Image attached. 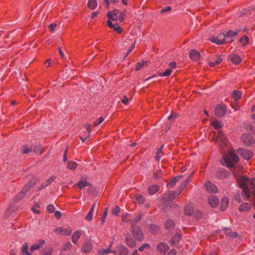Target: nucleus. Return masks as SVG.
Returning <instances> with one entry per match:
<instances>
[{"label": "nucleus", "instance_id": "nucleus-49", "mask_svg": "<svg viewBox=\"0 0 255 255\" xmlns=\"http://www.w3.org/2000/svg\"><path fill=\"white\" fill-rule=\"evenodd\" d=\"M212 125L216 129H219L222 127L221 123L218 121H213L212 123Z\"/></svg>", "mask_w": 255, "mask_h": 255}, {"label": "nucleus", "instance_id": "nucleus-39", "mask_svg": "<svg viewBox=\"0 0 255 255\" xmlns=\"http://www.w3.org/2000/svg\"><path fill=\"white\" fill-rule=\"evenodd\" d=\"M32 147L29 146L27 145H24L22 146L21 151L23 154H27L32 151Z\"/></svg>", "mask_w": 255, "mask_h": 255}, {"label": "nucleus", "instance_id": "nucleus-28", "mask_svg": "<svg viewBox=\"0 0 255 255\" xmlns=\"http://www.w3.org/2000/svg\"><path fill=\"white\" fill-rule=\"evenodd\" d=\"M164 147V145H162L160 146V147L158 148L157 149L156 153V156L155 157V158L156 160L159 161L162 155H163V153L162 152V148Z\"/></svg>", "mask_w": 255, "mask_h": 255}, {"label": "nucleus", "instance_id": "nucleus-62", "mask_svg": "<svg viewBox=\"0 0 255 255\" xmlns=\"http://www.w3.org/2000/svg\"><path fill=\"white\" fill-rule=\"evenodd\" d=\"M161 170H158L157 172L153 173V178L154 179H158L161 177Z\"/></svg>", "mask_w": 255, "mask_h": 255}, {"label": "nucleus", "instance_id": "nucleus-26", "mask_svg": "<svg viewBox=\"0 0 255 255\" xmlns=\"http://www.w3.org/2000/svg\"><path fill=\"white\" fill-rule=\"evenodd\" d=\"M25 193L22 190L17 193L13 198V201L14 202L16 203L20 201L25 195Z\"/></svg>", "mask_w": 255, "mask_h": 255}, {"label": "nucleus", "instance_id": "nucleus-42", "mask_svg": "<svg viewBox=\"0 0 255 255\" xmlns=\"http://www.w3.org/2000/svg\"><path fill=\"white\" fill-rule=\"evenodd\" d=\"M215 110L216 112H226L227 107L224 104H220L216 106Z\"/></svg>", "mask_w": 255, "mask_h": 255}, {"label": "nucleus", "instance_id": "nucleus-33", "mask_svg": "<svg viewBox=\"0 0 255 255\" xmlns=\"http://www.w3.org/2000/svg\"><path fill=\"white\" fill-rule=\"evenodd\" d=\"M112 246V244L110 245V247L107 249H102L101 250H99L98 251V254L97 255H106L107 254L110 253H114L115 252H113L111 249V247Z\"/></svg>", "mask_w": 255, "mask_h": 255}, {"label": "nucleus", "instance_id": "nucleus-8", "mask_svg": "<svg viewBox=\"0 0 255 255\" xmlns=\"http://www.w3.org/2000/svg\"><path fill=\"white\" fill-rule=\"evenodd\" d=\"M242 140L245 144L249 146L252 145L255 142L254 138L249 133H244L242 135Z\"/></svg>", "mask_w": 255, "mask_h": 255}, {"label": "nucleus", "instance_id": "nucleus-37", "mask_svg": "<svg viewBox=\"0 0 255 255\" xmlns=\"http://www.w3.org/2000/svg\"><path fill=\"white\" fill-rule=\"evenodd\" d=\"M142 218V214H139L135 219H134L133 220H129V221L130 222L131 227L133 226H136V224L140 221Z\"/></svg>", "mask_w": 255, "mask_h": 255}, {"label": "nucleus", "instance_id": "nucleus-56", "mask_svg": "<svg viewBox=\"0 0 255 255\" xmlns=\"http://www.w3.org/2000/svg\"><path fill=\"white\" fill-rule=\"evenodd\" d=\"M177 193L178 192H177L176 191H170L169 193V196H168L169 199H174L175 197H177L178 196H176Z\"/></svg>", "mask_w": 255, "mask_h": 255}, {"label": "nucleus", "instance_id": "nucleus-50", "mask_svg": "<svg viewBox=\"0 0 255 255\" xmlns=\"http://www.w3.org/2000/svg\"><path fill=\"white\" fill-rule=\"evenodd\" d=\"M135 198L136 201L139 204H143L145 201L144 197L141 195H136Z\"/></svg>", "mask_w": 255, "mask_h": 255}, {"label": "nucleus", "instance_id": "nucleus-15", "mask_svg": "<svg viewBox=\"0 0 255 255\" xmlns=\"http://www.w3.org/2000/svg\"><path fill=\"white\" fill-rule=\"evenodd\" d=\"M92 249V244L89 240L86 241L83 245L82 251L88 254L91 252Z\"/></svg>", "mask_w": 255, "mask_h": 255}, {"label": "nucleus", "instance_id": "nucleus-36", "mask_svg": "<svg viewBox=\"0 0 255 255\" xmlns=\"http://www.w3.org/2000/svg\"><path fill=\"white\" fill-rule=\"evenodd\" d=\"M78 166V164L73 161H69L67 164V168L70 170H75Z\"/></svg>", "mask_w": 255, "mask_h": 255}, {"label": "nucleus", "instance_id": "nucleus-47", "mask_svg": "<svg viewBox=\"0 0 255 255\" xmlns=\"http://www.w3.org/2000/svg\"><path fill=\"white\" fill-rule=\"evenodd\" d=\"M245 128L247 130L251 131L253 133L255 132V128L253 125L250 124H248L245 126Z\"/></svg>", "mask_w": 255, "mask_h": 255}, {"label": "nucleus", "instance_id": "nucleus-61", "mask_svg": "<svg viewBox=\"0 0 255 255\" xmlns=\"http://www.w3.org/2000/svg\"><path fill=\"white\" fill-rule=\"evenodd\" d=\"M178 117V115L176 113H172V114L168 117V120L171 121L174 120Z\"/></svg>", "mask_w": 255, "mask_h": 255}, {"label": "nucleus", "instance_id": "nucleus-34", "mask_svg": "<svg viewBox=\"0 0 255 255\" xmlns=\"http://www.w3.org/2000/svg\"><path fill=\"white\" fill-rule=\"evenodd\" d=\"M120 255H127L128 253V249L124 246H120L118 247Z\"/></svg>", "mask_w": 255, "mask_h": 255}, {"label": "nucleus", "instance_id": "nucleus-10", "mask_svg": "<svg viewBox=\"0 0 255 255\" xmlns=\"http://www.w3.org/2000/svg\"><path fill=\"white\" fill-rule=\"evenodd\" d=\"M226 39L227 43L232 42L234 40V38L238 34L237 31L229 30L228 31L224 32Z\"/></svg>", "mask_w": 255, "mask_h": 255}, {"label": "nucleus", "instance_id": "nucleus-6", "mask_svg": "<svg viewBox=\"0 0 255 255\" xmlns=\"http://www.w3.org/2000/svg\"><path fill=\"white\" fill-rule=\"evenodd\" d=\"M211 41L218 45L227 43L224 33H219L217 36H212L210 38Z\"/></svg>", "mask_w": 255, "mask_h": 255}, {"label": "nucleus", "instance_id": "nucleus-21", "mask_svg": "<svg viewBox=\"0 0 255 255\" xmlns=\"http://www.w3.org/2000/svg\"><path fill=\"white\" fill-rule=\"evenodd\" d=\"M182 175L173 177L168 183L167 187H168V188H171L174 186L176 182L182 178Z\"/></svg>", "mask_w": 255, "mask_h": 255}, {"label": "nucleus", "instance_id": "nucleus-17", "mask_svg": "<svg viewBox=\"0 0 255 255\" xmlns=\"http://www.w3.org/2000/svg\"><path fill=\"white\" fill-rule=\"evenodd\" d=\"M190 58L194 61H197L200 58V54L195 49H192L189 52Z\"/></svg>", "mask_w": 255, "mask_h": 255}, {"label": "nucleus", "instance_id": "nucleus-5", "mask_svg": "<svg viewBox=\"0 0 255 255\" xmlns=\"http://www.w3.org/2000/svg\"><path fill=\"white\" fill-rule=\"evenodd\" d=\"M217 140L220 142L221 152L225 151L224 147L228 146L229 142L222 130L219 131Z\"/></svg>", "mask_w": 255, "mask_h": 255}, {"label": "nucleus", "instance_id": "nucleus-30", "mask_svg": "<svg viewBox=\"0 0 255 255\" xmlns=\"http://www.w3.org/2000/svg\"><path fill=\"white\" fill-rule=\"evenodd\" d=\"M90 133L86 131H84L80 133L79 137L82 142H85L90 136Z\"/></svg>", "mask_w": 255, "mask_h": 255}, {"label": "nucleus", "instance_id": "nucleus-44", "mask_svg": "<svg viewBox=\"0 0 255 255\" xmlns=\"http://www.w3.org/2000/svg\"><path fill=\"white\" fill-rule=\"evenodd\" d=\"M72 247V244L70 242H67L63 244L61 251H66L71 249Z\"/></svg>", "mask_w": 255, "mask_h": 255}, {"label": "nucleus", "instance_id": "nucleus-9", "mask_svg": "<svg viewBox=\"0 0 255 255\" xmlns=\"http://www.w3.org/2000/svg\"><path fill=\"white\" fill-rule=\"evenodd\" d=\"M238 151L243 158L247 160H250L253 156V152L249 150L241 148L238 149Z\"/></svg>", "mask_w": 255, "mask_h": 255}, {"label": "nucleus", "instance_id": "nucleus-20", "mask_svg": "<svg viewBox=\"0 0 255 255\" xmlns=\"http://www.w3.org/2000/svg\"><path fill=\"white\" fill-rule=\"evenodd\" d=\"M182 236L180 234L177 233L175 234L172 238L170 241V243L172 246H176L180 241Z\"/></svg>", "mask_w": 255, "mask_h": 255}, {"label": "nucleus", "instance_id": "nucleus-27", "mask_svg": "<svg viewBox=\"0 0 255 255\" xmlns=\"http://www.w3.org/2000/svg\"><path fill=\"white\" fill-rule=\"evenodd\" d=\"M149 231L152 234H157L159 232V228L158 226L151 224L149 226Z\"/></svg>", "mask_w": 255, "mask_h": 255}, {"label": "nucleus", "instance_id": "nucleus-1", "mask_svg": "<svg viewBox=\"0 0 255 255\" xmlns=\"http://www.w3.org/2000/svg\"><path fill=\"white\" fill-rule=\"evenodd\" d=\"M226 150H228V153L224 155L223 158L220 160L221 163L223 165H226L228 167L232 168L234 167V162L236 163L239 161V157L236 153L232 150L230 149L229 146H225ZM225 151L221 152L223 153Z\"/></svg>", "mask_w": 255, "mask_h": 255}, {"label": "nucleus", "instance_id": "nucleus-45", "mask_svg": "<svg viewBox=\"0 0 255 255\" xmlns=\"http://www.w3.org/2000/svg\"><path fill=\"white\" fill-rule=\"evenodd\" d=\"M53 252V249L51 247H48L44 249L42 251L43 255H51Z\"/></svg>", "mask_w": 255, "mask_h": 255}, {"label": "nucleus", "instance_id": "nucleus-19", "mask_svg": "<svg viewBox=\"0 0 255 255\" xmlns=\"http://www.w3.org/2000/svg\"><path fill=\"white\" fill-rule=\"evenodd\" d=\"M229 59L232 62V63L236 65L239 64L241 62V57L235 54H230L229 56Z\"/></svg>", "mask_w": 255, "mask_h": 255}, {"label": "nucleus", "instance_id": "nucleus-14", "mask_svg": "<svg viewBox=\"0 0 255 255\" xmlns=\"http://www.w3.org/2000/svg\"><path fill=\"white\" fill-rule=\"evenodd\" d=\"M55 179L56 176L55 175H52L48 179L41 184L40 186L38 188V190H40L48 187L55 181Z\"/></svg>", "mask_w": 255, "mask_h": 255}, {"label": "nucleus", "instance_id": "nucleus-57", "mask_svg": "<svg viewBox=\"0 0 255 255\" xmlns=\"http://www.w3.org/2000/svg\"><path fill=\"white\" fill-rule=\"evenodd\" d=\"M135 45V41H134L131 45L130 48H129L128 51L127 52L126 55L125 56L124 59L126 58V57L128 55V54L132 51V50L134 48Z\"/></svg>", "mask_w": 255, "mask_h": 255}, {"label": "nucleus", "instance_id": "nucleus-4", "mask_svg": "<svg viewBox=\"0 0 255 255\" xmlns=\"http://www.w3.org/2000/svg\"><path fill=\"white\" fill-rule=\"evenodd\" d=\"M131 233L133 237L138 241H141L144 239V236L138 226L131 227Z\"/></svg>", "mask_w": 255, "mask_h": 255}, {"label": "nucleus", "instance_id": "nucleus-2", "mask_svg": "<svg viewBox=\"0 0 255 255\" xmlns=\"http://www.w3.org/2000/svg\"><path fill=\"white\" fill-rule=\"evenodd\" d=\"M239 186L243 189L242 196L245 200H248L251 196V189L247 185L249 183V179L246 177L242 176L238 179Z\"/></svg>", "mask_w": 255, "mask_h": 255}, {"label": "nucleus", "instance_id": "nucleus-24", "mask_svg": "<svg viewBox=\"0 0 255 255\" xmlns=\"http://www.w3.org/2000/svg\"><path fill=\"white\" fill-rule=\"evenodd\" d=\"M229 204V199L227 197H224L221 203L220 208L221 211H223L225 210Z\"/></svg>", "mask_w": 255, "mask_h": 255}, {"label": "nucleus", "instance_id": "nucleus-12", "mask_svg": "<svg viewBox=\"0 0 255 255\" xmlns=\"http://www.w3.org/2000/svg\"><path fill=\"white\" fill-rule=\"evenodd\" d=\"M222 61L223 59L220 55H216L210 60L209 65L211 67H214L220 64Z\"/></svg>", "mask_w": 255, "mask_h": 255}, {"label": "nucleus", "instance_id": "nucleus-58", "mask_svg": "<svg viewBox=\"0 0 255 255\" xmlns=\"http://www.w3.org/2000/svg\"><path fill=\"white\" fill-rule=\"evenodd\" d=\"M32 187L28 183H27L22 188V191L26 194V192Z\"/></svg>", "mask_w": 255, "mask_h": 255}, {"label": "nucleus", "instance_id": "nucleus-52", "mask_svg": "<svg viewBox=\"0 0 255 255\" xmlns=\"http://www.w3.org/2000/svg\"><path fill=\"white\" fill-rule=\"evenodd\" d=\"M46 210L48 212L52 213L54 212L55 208L53 204H50L47 206Z\"/></svg>", "mask_w": 255, "mask_h": 255}, {"label": "nucleus", "instance_id": "nucleus-54", "mask_svg": "<svg viewBox=\"0 0 255 255\" xmlns=\"http://www.w3.org/2000/svg\"><path fill=\"white\" fill-rule=\"evenodd\" d=\"M190 178H191V175H190L188 177V178L187 179H186L183 182H182L181 184V185H180V186L182 187L183 189H184L187 186V185L188 184Z\"/></svg>", "mask_w": 255, "mask_h": 255}, {"label": "nucleus", "instance_id": "nucleus-51", "mask_svg": "<svg viewBox=\"0 0 255 255\" xmlns=\"http://www.w3.org/2000/svg\"><path fill=\"white\" fill-rule=\"evenodd\" d=\"M225 234L230 237L235 238L237 236V233L232 232L231 230L227 229L225 232Z\"/></svg>", "mask_w": 255, "mask_h": 255}, {"label": "nucleus", "instance_id": "nucleus-40", "mask_svg": "<svg viewBox=\"0 0 255 255\" xmlns=\"http://www.w3.org/2000/svg\"><path fill=\"white\" fill-rule=\"evenodd\" d=\"M232 98L236 101H238L241 97V93L239 91L235 90L232 94Z\"/></svg>", "mask_w": 255, "mask_h": 255}, {"label": "nucleus", "instance_id": "nucleus-29", "mask_svg": "<svg viewBox=\"0 0 255 255\" xmlns=\"http://www.w3.org/2000/svg\"><path fill=\"white\" fill-rule=\"evenodd\" d=\"M96 204H94L90 209V210L89 211L88 214L85 217V220L87 221H90L92 220L93 218V212L94 208L95 207Z\"/></svg>", "mask_w": 255, "mask_h": 255}, {"label": "nucleus", "instance_id": "nucleus-38", "mask_svg": "<svg viewBox=\"0 0 255 255\" xmlns=\"http://www.w3.org/2000/svg\"><path fill=\"white\" fill-rule=\"evenodd\" d=\"M127 245L130 248H133L136 245L135 242L131 238H126Z\"/></svg>", "mask_w": 255, "mask_h": 255}, {"label": "nucleus", "instance_id": "nucleus-3", "mask_svg": "<svg viewBox=\"0 0 255 255\" xmlns=\"http://www.w3.org/2000/svg\"><path fill=\"white\" fill-rule=\"evenodd\" d=\"M125 15V12H122L118 9H115L113 11H110L107 13V16L109 19L112 20L119 21L120 22L124 20Z\"/></svg>", "mask_w": 255, "mask_h": 255}, {"label": "nucleus", "instance_id": "nucleus-43", "mask_svg": "<svg viewBox=\"0 0 255 255\" xmlns=\"http://www.w3.org/2000/svg\"><path fill=\"white\" fill-rule=\"evenodd\" d=\"M33 150L35 153H39V154H41L43 152L42 146L40 144L35 145Z\"/></svg>", "mask_w": 255, "mask_h": 255}, {"label": "nucleus", "instance_id": "nucleus-53", "mask_svg": "<svg viewBox=\"0 0 255 255\" xmlns=\"http://www.w3.org/2000/svg\"><path fill=\"white\" fill-rule=\"evenodd\" d=\"M172 69L168 68L164 72L160 74V76H168L170 75L172 72Z\"/></svg>", "mask_w": 255, "mask_h": 255}, {"label": "nucleus", "instance_id": "nucleus-35", "mask_svg": "<svg viewBox=\"0 0 255 255\" xmlns=\"http://www.w3.org/2000/svg\"><path fill=\"white\" fill-rule=\"evenodd\" d=\"M28 246L27 243H25L21 248V253L23 255H30L31 254L28 252Z\"/></svg>", "mask_w": 255, "mask_h": 255}, {"label": "nucleus", "instance_id": "nucleus-25", "mask_svg": "<svg viewBox=\"0 0 255 255\" xmlns=\"http://www.w3.org/2000/svg\"><path fill=\"white\" fill-rule=\"evenodd\" d=\"M160 188L157 185H153L149 187L148 189V192L150 195H153L157 192Z\"/></svg>", "mask_w": 255, "mask_h": 255}, {"label": "nucleus", "instance_id": "nucleus-55", "mask_svg": "<svg viewBox=\"0 0 255 255\" xmlns=\"http://www.w3.org/2000/svg\"><path fill=\"white\" fill-rule=\"evenodd\" d=\"M240 41L243 45H245L248 43L249 38L247 36H244L243 37L240 38Z\"/></svg>", "mask_w": 255, "mask_h": 255}, {"label": "nucleus", "instance_id": "nucleus-60", "mask_svg": "<svg viewBox=\"0 0 255 255\" xmlns=\"http://www.w3.org/2000/svg\"><path fill=\"white\" fill-rule=\"evenodd\" d=\"M150 246L148 244H144L142 245L139 249L138 251L139 252H142L145 249H149Z\"/></svg>", "mask_w": 255, "mask_h": 255}, {"label": "nucleus", "instance_id": "nucleus-63", "mask_svg": "<svg viewBox=\"0 0 255 255\" xmlns=\"http://www.w3.org/2000/svg\"><path fill=\"white\" fill-rule=\"evenodd\" d=\"M91 125L89 124H88V123H86L84 125V128H86L87 130V131L90 133H91Z\"/></svg>", "mask_w": 255, "mask_h": 255}, {"label": "nucleus", "instance_id": "nucleus-48", "mask_svg": "<svg viewBox=\"0 0 255 255\" xmlns=\"http://www.w3.org/2000/svg\"><path fill=\"white\" fill-rule=\"evenodd\" d=\"M185 215L190 216L193 213V209L192 207L187 206L184 210Z\"/></svg>", "mask_w": 255, "mask_h": 255}, {"label": "nucleus", "instance_id": "nucleus-64", "mask_svg": "<svg viewBox=\"0 0 255 255\" xmlns=\"http://www.w3.org/2000/svg\"><path fill=\"white\" fill-rule=\"evenodd\" d=\"M91 125L89 124H88V123H86L84 125V128H86L87 130V131L90 133H91Z\"/></svg>", "mask_w": 255, "mask_h": 255}, {"label": "nucleus", "instance_id": "nucleus-32", "mask_svg": "<svg viewBox=\"0 0 255 255\" xmlns=\"http://www.w3.org/2000/svg\"><path fill=\"white\" fill-rule=\"evenodd\" d=\"M175 225L174 222L171 220H167L166 221L165 223V228L169 230H171L174 228Z\"/></svg>", "mask_w": 255, "mask_h": 255}, {"label": "nucleus", "instance_id": "nucleus-59", "mask_svg": "<svg viewBox=\"0 0 255 255\" xmlns=\"http://www.w3.org/2000/svg\"><path fill=\"white\" fill-rule=\"evenodd\" d=\"M120 209L119 206H116L112 210V214L114 215H118L120 212Z\"/></svg>", "mask_w": 255, "mask_h": 255}, {"label": "nucleus", "instance_id": "nucleus-7", "mask_svg": "<svg viewBox=\"0 0 255 255\" xmlns=\"http://www.w3.org/2000/svg\"><path fill=\"white\" fill-rule=\"evenodd\" d=\"M72 230L70 227L66 228L58 227L54 230V232L64 236H69L72 233Z\"/></svg>", "mask_w": 255, "mask_h": 255}, {"label": "nucleus", "instance_id": "nucleus-23", "mask_svg": "<svg viewBox=\"0 0 255 255\" xmlns=\"http://www.w3.org/2000/svg\"><path fill=\"white\" fill-rule=\"evenodd\" d=\"M81 235V232L79 231H76L72 236V241L74 244H76L78 242L79 239Z\"/></svg>", "mask_w": 255, "mask_h": 255}, {"label": "nucleus", "instance_id": "nucleus-31", "mask_svg": "<svg viewBox=\"0 0 255 255\" xmlns=\"http://www.w3.org/2000/svg\"><path fill=\"white\" fill-rule=\"evenodd\" d=\"M251 208V206L249 204L247 203H244L240 205L239 210L241 212H245L249 210Z\"/></svg>", "mask_w": 255, "mask_h": 255}, {"label": "nucleus", "instance_id": "nucleus-18", "mask_svg": "<svg viewBox=\"0 0 255 255\" xmlns=\"http://www.w3.org/2000/svg\"><path fill=\"white\" fill-rule=\"evenodd\" d=\"M45 243V241L44 240H40L38 243H35L33 246H32L30 250L31 252H33L35 250H39L43 245Z\"/></svg>", "mask_w": 255, "mask_h": 255}, {"label": "nucleus", "instance_id": "nucleus-22", "mask_svg": "<svg viewBox=\"0 0 255 255\" xmlns=\"http://www.w3.org/2000/svg\"><path fill=\"white\" fill-rule=\"evenodd\" d=\"M77 186L81 189L86 186H91V184L86 180H80L77 183Z\"/></svg>", "mask_w": 255, "mask_h": 255}, {"label": "nucleus", "instance_id": "nucleus-11", "mask_svg": "<svg viewBox=\"0 0 255 255\" xmlns=\"http://www.w3.org/2000/svg\"><path fill=\"white\" fill-rule=\"evenodd\" d=\"M169 250L168 246L163 243H160L156 246L157 251L162 255H165Z\"/></svg>", "mask_w": 255, "mask_h": 255}, {"label": "nucleus", "instance_id": "nucleus-46", "mask_svg": "<svg viewBox=\"0 0 255 255\" xmlns=\"http://www.w3.org/2000/svg\"><path fill=\"white\" fill-rule=\"evenodd\" d=\"M39 178L33 177L28 182L32 187L39 181Z\"/></svg>", "mask_w": 255, "mask_h": 255}, {"label": "nucleus", "instance_id": "nucleus-16", "mask_svg": "<svg viewBox=\"0 0 255 255\" xmlns=\"http://www.w3.org/2000/svg\"><path fill=\"white\" fill-rule=\"evenodd\" d=\"M205 187L206 190L209 192L216 193L217 192V187L210 181H208L205 184Z\"/></svg>", "mask_w": 255, "mask_h": 255}, {"label": "nucleus", "instance_id": "nucleus-41", "mask_svg": "<svg viewBox=\"0 0 255 255\" xmlns=\"http://www.w3.org/2000/svg\"><path fill=\"white\" fill-rule=\"evenodd\" d=\"M97 6V2L96 0H89L88 6L91 9H94Z\"/></svg>", "mask_w": 255, "mask_h": 255}, {"label": "nucleus", "instance_id": "nucleus-13", "mask_svg": "<svg viewBox=\"0 0 255 255\" xmlns=\"http://www.w3.org/2000/svg\"><path fill=\"white\" fill-rule=\"evenodd\" d=\"M208 200L209 204L213 208L216 207L219 205V200L218 198L214 195L209 196Z\"/></svg>", "mask_w": 255, "mask_h": 255}]
</instances>
